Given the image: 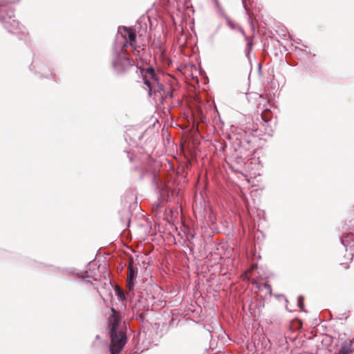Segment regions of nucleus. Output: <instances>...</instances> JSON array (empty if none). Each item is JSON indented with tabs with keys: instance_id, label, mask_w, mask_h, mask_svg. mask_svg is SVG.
Masks as SVG:
<instances>
[{
	"instance_id": "1",
	"label": "nucleus",
	"mask_w": 354,
	"mask_h": 354,
	"mask_svg": "<svg viewBox=\"0 0 354 354\" xmlns=\"http://www.w3.org/2000/svg\"><path fill=\"white\" fill-rule=\"evenodd\" d=\"M111 338L110 352L120 353L127 343V335L123 330L109 333Z\"/></svg>"
},
{
	"instance_id": "2",
	"label": "nucleus",
	"mask_w": 354,
	"mask_h": 354,
	"mask_svg": "<svg viewBox=\"0 0 354 354\" xmlns=\"http://www.w3.org/2000/svg\"><path fill=\"white\" fill-rule=\"evenodd\" d=\"M135 65V61L126 55L123 52L118 54L113 63V66L118 73L126 72L130 67Z\"/></svg>"
},
{
	"instance_id": "3",
	"label": "nucleus",
	"mask_w": 354,
	"mask_h": 354,
	"mask_svg": "<svg viewBox=\"0 0 354 354\" xmlns=\"http://www.w3.org/2000/svg\"><path fill=\"white\" fill-rule=\"evenodd\" d=\"M123 37L125 39V43L123 45L122 49H124L128 46L132 48L134 55H137L139 50L137 49L136 34V30L132 28L123 27Z\"/></svg>"
},
{
	"instance_id": "4",
	"label": "nucleus",
	"mask_w": 354,
	"mask_h": 354,
	"mask_svg": "<svg viewBox=\"0 0 354 354\" xmlns=\"http://www.w3.org/2000/svg\"><path fill=\"white\" fill-rule=\"evenodd\" d=\"M121 321L120 313L112 308L108 319L109 333L122 330L120 325Z\"/></svg>"
},
{
	"instance_id": "5",
	"label": "nucleus",
	"mask_w": 354,
	"mask_h": 354,
	"mask_svg": "<svg viewBox=\"0 0 354 354\" xmlns=\"http://www.w3.org/2000/svg\"><path fill=\"white\" fill-rule=\"evenodd\" d=\"M139 69L143 83L147 86H150L159 80L158 75L152 67L139 68Z\"/></svg>"
},
{
	"instance_id": "6",
	"label": "nucleus",
	"mask_w": 354,
	"mask_h": 354,
	"mask_svg": "<svg viewBox=\"0 0 354 354\" xmlns=\"http://www.w3.org/2000/svg\"><path fill=\"white\" fill-rule=\"evenodd\" d=\"M2 8L0 7V21L5 25V27L8 29H17L19 27V21L12 19L15 17L14 12L12 10H8L6 15L2 13Z\"/></svg>"
},
{
	"instance_id": "7",
	"label": "nucleus",
	"mask_w": 354,
	"mask_h": 354,
	"mask_svg": "<svg viewBox=\"0 0 354 354\" xmlns=\"http://www.w3.org/2000/svg\"><path fill=\"white\" fill-rule=\"evenodd\" d=\"M138 269L134 266V262L132 258L129 259L128 263V272H127V287L129 290L133 289L134 283L133 279L137 275Z\"/></svg>"
},
{
	"instance_id": "8",
	"label": "nucleus",
	"mask_w": 354,
	"mask_h": 354,
	"mask_svg": "<svg viewBox=\"0 0 354 354\" xmlns=\"http://www.w3.org/2000/svg\"><path fill=\"white\" fill-rule=\"evenodd\" d=\"M148 94L151 96L153 93H160L164 91V86L160 84V80H157L153 84L148 86Z\"/></svg>"
},
{
	"instance_id": "9",
	"label": "nucleus",
	"mask_w": 354,
	"mask_h": 354,
	"mask_svg": "<svg viewBox=\"0 0 354 354\" xmlns=\"http://www.w3.org/2000/svg\"><path fill=\"white\" fill-rule=\"evenodd\" d=\"M351 342H344L342 343L339 354H352Z\"/></svg>"
},
{
	"instance_id": "10",
	"label": "nucleus",
	"mask_w": 354,
	"mask_h": 354,
	"mask_svg": "<svg viewBox=\"0 0 354 354\" xmlns=\"http://www.w3.org/2000/svg\"><path fill=\"white\" fill-rule=\"evenodd\" d=\"M261 119L265 122H270L272 118V113L269 109H266L261 115Z\"/></svg>"
},
{
	"instance_id": "11",
	"label": "nucleus",
	"mask_w": 354,
	"mask_h": 354,
	"mask_svg": "<svg viewBox=\"0 0 354 354\" xmlns=\"http://www.w3.org/2000/svg\"><path fill=\"white\" fill-rule=\"evenodd\" d=\"M176 83V80L173 79L171 82H170V85L171 86V89L169 91H162L163 92V96L165 98H168V97H173V95H174V91H175V88H174V84Z\"/></svg>"
},
{
	"instance_id": "12",
	"label": "nucleus",
	"mask_w": 354,
	"mask_h": 354,
	"mask_svg": "<svg viewBox=\"0 0 354 354\" xmlns=\"http://www.w3.org/2000/svg\"><path fill=\"white\" fill-rule=\"evenodd\" d=\"M354 241V230L349 233L345 234L342 237V243L344 245Z\"/></svg>"
},
{
	"instance_id": "13",
	"label": "nucleus",
	"mask_w": 354,
	"mask_h": 354,
	"mask_svg": "<svg viewBox=\"0 0 354 354\" xmlns=\"http://www.w3.org/2000/svg\"><path fill=\"white\" fill-rule=\"evenodd\" d=\"M298 306L302 309L304 308V297L302 296H299L298 297Z\"/></svg>"
}]
</instances>
